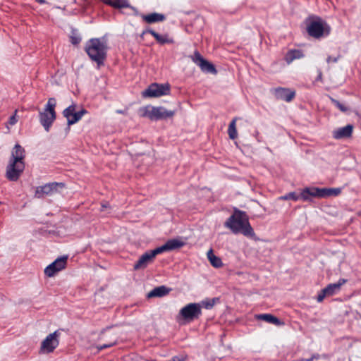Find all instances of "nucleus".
Returning a JSON list of instances; mask_svg holds the SVG:
<instances>
[{
  "instance_id": "obj_1",
  "label": "nucleus",
  "mask_w": 361,
  "mask_h": 361,
  "mask_svg": "<svg viewBox=\"0 0 361 361\" xmlns=\"http://www.w3.org/2000/svg\"><path fill=\"white\" fill-rule=\"evenodd\" d=\"M25 150L18 144L12 149L9 162L6 166V176L11 181H16L25 169Z\"/></svg>"
},
{
  "instance_id": "obj_2",
  "label": "nucleus",
  "mask_w": 361,
  "mask_h": 361,
  "mask_svg": "<svg viewBox=\"0 0 361 361\" xmlns=\"http://www.w3.org/2000/svg\"><path fill=\"white\" fill-rule=\"evenodd\" d=\"M233 233H241L245 236L252 238L255 235L254 231L249 223L247 214L241 211L235 210L224 224Z\"/></svg>"
},
{
  "instance_id": "obj_3",
  "label": "nucleus",
  "mask_w": 361,
  "mask_h": 361,
  "mask_svg": "<svg viewBox=\"0 0 361 361\" xmlns=\"http://www.w3.org/2000/svg\"><path fill=\"white\" fill-rule=\"evenodd\" d=\"M107 45L101 39H91L86 44L85 51L89 57L99 66L103 63L106 56Z\"/></svg>"
},
{
  "instance_id": "obj_4",
  "label": "nucleus",
  "mask_w": 361,
  "mask_h": 361,
  "mask_svg": "<svg viewBox=\"0 0 361 361\" xmlns=\"http://www.w3.org/2000/svg\"><path fill=\"white\" fill-rule=\"evenodd\" d=\"M202 314V306L200 303H189L183 307L176 316V322L185 324L198 319Z\"/></svg>"
},
{
  "instance_id": "obj_5",
  "label": "nucleus",
  "mask_w": 361,
  "mask_h": 361,
  "mask_svg": "<svg viewBox=\"0 0 361 361\" xmlns=\"http://www.w3.org/2000/svg\"><path fill=\"white\" fill-rule=\"evenodd\" d=\"M175 111L167 110L163 106H146L139 109L140 116L148 118L152 121L171 118L175 115Z\"/></svg>"
},
{
  "instance_id": "obj_6",
  "label": "nucleus",
  "mask_w": 361,
  "mask_h": 361,
  "mask_svg": "<svg viewBox=\"0 0 361 361\" xmlns=\"http://www.w3.org/2000/svg\"><path fill=\"white\" fill-rule=\"evenodd\" d=\"M56 100L54 98H49L44 111L39 112V121L44 130L48 132L52 123L56 119Z\"/></svg>"
},
{
  "instance_id": "obj_7",
  "label": "nucleus",
  "mask_w": 361,
  "mask_h": 361,
  "mask_svg": "<svg viewBox=\"0 0 361 361\" xmlns=\"http://www.w3.org/2000/svg\"><path fill=\"white\" fill-rule=\"evenodd\" d=\"M307 31L310 36L314 38H321L329 35L331 27L321 18H316L307 25Z\"/></svg>"
},
{
  "instance_id": "obj_8",
  "label": "nucleus",
  "mask_w": 361,
  "mask_h": 361,
  "mask_svg": "<svg viewBox=\"0 0 361 361\" xmlns=\"http://www.w3.org/2000/svg\"><path fill=\"white\" fill-rule=\"evenodd\" d=\"M170 93V85L166 84L153 83L142 92L143 97H160Z\"/></svg>"
},
{
  "instance_id": "obj_9",
  "label": "nucleus",
  "mask_w": 361,
  "mask_h": 361,
  "mask_svg": "<svg viewBox=\"0 0 361 361\" xmlns=\"http://www.w3.org/2000/svg\"><path fill=\"white\" fill-rule=\"evenodd\" d=\"M59 331L49 334L41 343L40 353L44 354L52 353L59 344Z\"/></svg>"
},
{
  "instance_id": "obj_10",
  "label": "nucleus",
  "mask_w": 361,
  "mask_h": 361,
  "mask_svg": "<svg viewBox=\"0 0 361 361\" xmlns=\"http://www.w3.org/2000/svg\"><path fill=\"white\" fill-rule=\"evenodd\" d=\"M67 260L68 256L58 257L44 269V274L48 277H53L56 274L66 268Z\"/></svg>"
},
{
  "instance_id": "obj_11",
  "label": "nucleus",
  "mask_w": 361,
  "mask_h": 361,
  "mask_svg": "<svg viewBox=\"0 0 361 361\" xmlns=\"http://www.w3.org/2000/svg\"><path fill=\"white\" fill-rule=\"evenodd\" d=\"M87 114L85 109H81L79 111H75V106L71 105L64 109L63 114L67 119L68 125L71 126L79 121L82 117Z\"/></svg>"
},
{
  "instance_id": "obj_12",
  "label": "nucleus",
  "mask_w": 361,
  "mask_h": 361,
  "mask_svg": "<svg viewBox=\"0 0 361 361\" xmlns=\"http://www.w3.org/2000/svg\"><path fill=\"white\" fill-rule=\"evenodd\" d=\"M63 183H51L37 187L35 190V197L42 198L46 195H51L58 192L59 188H63Z\"/></svg>"
},
{
  "instance_id": "obj_13",
  "label": "nucleus",
  "mask_w": 361,
  "mask_h": 361,
  "mask_svg": "<svg viewBox=\"0 0 361 361\" xmlns=\"http://www.w3.org/2000/svg\"><path fill=\"white\" fill-rule=\"evenodd\" d=\"M192 61L197 65L203 72L216 73V70L213 64L204 59L198 51H195L192 56Z\"/></svg>"
},
{
  "instance_id": "obj_14",
  "label": "nucleus",
  "mask_w": 361,
  "mask_h": 361,
  "mask_svg": "<svg viewBox=\"0 0 361 361\" xmlns=\"http://www.w3.org/2000/svg\"><path fill=\"white\" fill-rule=\"evenodd\" d=\"M160 254L159 251H157V247L153 250H149L143 254L137 263L134 265L135 269H145L149 263H151L155 257Z\"/></svg>"
},
{
  "instance_id": "obj_15",
  "label": "nucleus",
  "mask_w": 361,
  "mask_h": 361,
  "mask_svg": "<svg viewBox=\"0 0 361 361\" xmlns=\"http://www.w3.org/2000/svg\"><path fill=\"white\" fill-rule=\"evenodd\" d=\"M185 245V242L180 238H173L168 240L164 245L157 247V251L162 253L165 251L180 248Z\"/></svg>"
},
{
  "instance_id": "obj_16",
  "label": "nucleus",
  "mask_w": 361,
  "mask_h": 361,
  "mask_svg": "<svg viewBox=\"0 0 361 361\" xmlns=\"http://www.w3.org/2000/svg\"><path fill=\"white\" fill-rule=\"evenodd\" d=\"M301 200H308L310 197L323 198L322 188L312 187L303 189L300 192Z\"/></svg>"
},
{
  "instance_id": "obj_17",
  "label": "nucleus",
  "mask_w": 361,
  "mask_h": 361,
  "mask_svg": "<svg viewBox=\"0 0 361 361\" xmlns=\"http://www.w3.org/2000/svg\"><path fill=\"white\" fill-rule=\"evenodd\" d=\"M274 94L279 99L290 102L294 98L295 92L290 89L279 87L274 90Z\"/></svg>"
},
{
  "instance_id": "obj_18",
  "label": "nucleus",
  "mask_w": 361,
  "mask_h": 361,
  "mask_svg": "<svg viewBox=\"0 0 361 361\" xmlns=\"http://www.w3.org/2000/svg\"><path fill=\"white\" fill-rule=\"evenodd\" d=\"M353 129L352 125L337 128L333 131V137L337 140L350 137L352 135Z\"/></svg>"
},
{
  "instance_id": "obj_19",
  "label": "nucleus",
  "mask_w": 361,
  "mask_h": 361,
  "mask_svg": "<svg viewBox=\"0 0 361 361\" xmlns=\"http://www.w3.org/2000/svg\"><path fill=\"white\" fill-rule=\"evenodd\" d=\"M345 283V279H341L337 283H331L328 285L325 288H324V293L327 295V296L334 295L340 291L341 286Z\"/></svg>"
},
{
  "instance_id": "obj_20",
  "label": "nucleus",
  "mask_w": 361,
  "mask_h": 361,
  "mask_svg": "<svg viewBox=\"0 0 361 361\" xmlns=\"http://www.w3.org/2000/svg\"><path fill=\"white\" fill-rule=\"evenodd\" d=\"M207 257L212 267L215 268H221L223 267L221 259L214 254L212 249L207 251Z\"/></svg>"
},
{
  "instance_id": "obj_21",
  "label": "nucleus",
  "mask_w": 361,
  "mask_h": 361,
  "mask_svg": "<svg viewBox=\"0 0 361 361\" xmlns=\"http://www.w3.org/2000/svg\"><path fill=\"white\" fill-rule=\"evenodd\" d=\"M169 289L164 286L154 288L147 294L148 298L163 297L169 293Z\"/></svg>"
},
{
  "instance_id": "obj_22",
  "label": "nucleus",
  "mask_w": 361,
  "mask_h": 361,
  "mask_svg": "<svg viewBox=\"0 0 361 361\" xmlns=\"http://www.w3.org/2000/svg\"><path fill=\"white\" fill-rule=\"evenodd\" d=\"M142 18L145 21L148 23H153L156 22H161L165 19V16L163 14L152 13L148 15H145L142 16Z\"/></svg>"
},
{
  "instance_id": "obj_23",
  "label": "nucleus",
  "mask_w": 361,
  "mask_h": 361,
  "mask_svg": "<svg viewBox=\"0 0 361 361\" xmlns=\"http://www.w3.org/2000/svg\"><path fill=\"white\" fill-rule=\"evenodd\" d=\"M303 57V54L300 50L293 49L287 52L285 60L288 63H290L295 59H299Z\"/></svg>"
},
{
  "instance_id": "obj_24",
  "label": "nucleus",
  "mask_w": 361,
  "mask_h": 361,
  "mask_svg": "<svg viewBox=\"0 0 361 361\" xmlns=\"http://www.w3.org/2000/svg\"><path fill=\"white\" fill-rule=\"evenodd\" d=\"M104 2L117 8L130 6L128 0H104Z\"/></svg>"
},
{
  "instance_id": "obj_25",
  "label": "nucleus",
  "mask_w": 361,
  "mask_h": 361,
  "mask_svg": "<svg viewBox=\"0 0 361 361\" xmlns=\"http://www.w3.org/2000/svg\"><path fill=\"white\" fill-rule=\"evenodd\" d=\"M323 198L328 197L338 196L341 192V188H323Z\"/></svg>"
},
{
  "instance_id": "obj_26",
  "label": "nucleus",
  "mask_w": 361,
  "mask_h": 361,
  "mask_svg": "<svg viewBox=\"0 0 361 361\" xmlns=\"http://www.w3.org/2000/svg\"><path fill=\"white\" fill-rule=\"evenodd\" d=\"M236 121L237 118H233L230 123L228 128V134L231 140H235L238 137V133L236 129Z\"/></svg>"
},
{
  "instance_id": "obj_27",
  "label": "nucleus",
  "mask_w": 361,
  "mask_h": 361,
  "mask_svg": "<svg viewBox=\"0 0 361 361\" xmlns=\"http://www.w3.org/2000/svg\"><path fill=\"white\" fill-rule=\"evenodd\" d=\"M257 318L259 319L266 321L271 324H277V325L280 324L279 320L276 317H274L270 314H259L257 316Z\"/></svg>"
},
{
  "instance_id": "obj_28",
  "label": "nucleus",
  "mask_w": 361,
  "mask_h": 361,
  "mask_svg": "<svg viewBox=\"0 0 361 361\" xmlns=\"http://www.w3.org/2000/svg\"><path fill=\"white\" fill-rule=\"evenodd\" d=\"M149 32L161 44L169 43L172 40L169 39L166 36L161 35L154 30H149Z\"/></svg>"
},
{
  "instance_id": "obj_29",
  "label": "nucleus",
  "mask_w": 361,
  "mask_h": 361,
  "mask_svg": "<svg viewBox=\"0 0 361 361\" xmlns=\"http://www.w3.org/2000/svg\"><path fill=\"white\" fill-rule=\"evenodd\" d=\"M279 199L282 200H293L294 201H298L301 199V197L300 194L297 195L295 192H291L288 194H286L283 196L280 197Z\"/></svg>"
},
{
  "instance_id": "obj_30",
  "label": "nucleus",
  "mask_w": 361,
  "mask_h": 361,
  "mask_svg": "<svg viewBox=\"0 0 361 361\" xmlns=\"http://www.w3.org/2000/svg\"><path fill=\"white\" fill-rule=\"evenodd\" d=\"M202 306V307H204L205 309H211L213 307V306L215 304V299H207L203 301H202L201 303H200Z\"/></svg>"
},
{
  "instance_id": "obj_31",
  "label": "nucleus",
  "mask_w": 361,
  "mask_h": 361,
  "mask_svg": "<svg viewBox=\"0 0 361 361\" xmlns=\"http://www.w3.org/2000/svg\"><path fill=\"white\" fill-rule=\"evenodd\" d=\"M333 103L335 106L338 108L342 112H346L348 109L342 103L339 102L337 100L332 99Z\"/></svg>"
},
{
  "instance_id": "obj_32",
  "label": "nucleus",
  "mask_w": 361,
  "mask_h": 361,
  "mask_svg": "<svg viewBox=\"0 0 361 361\" xmlns=\"http://www.w3.org/2000/svg\"><path fill=\"white\" fill-rule=\"evenodd\" d=\"M18 122L17 118V110L15 111L13 115H12L8 120V124L10 126H13Z\"/></svg>"
},
{
  "instance_id": "obj_33",
  "label": "nucleus",
  "mask_w": 361,
  "mask_h": 361,
  "mask_svg": "<svg viewBox=\"0 0 361 361\" xmlns=\"http://www.w3.org/2000/svg\"><path fill=\"white\" fill-rule=\"evenodd\" d=\"M327 295L324 293V290L323 289L317 295V301L322 302L324 299L325 297H326Z\"/></svg>"
},
{
  "instance_id": "obj_34",
  "label": "nucleus",
  "mask_w": 361,
  "mask_h": 361,
  "mask_svg": "<svg viewBox=\"0 0 361 361\" xmlns=\"http://www.w3.org/2000/svg\"><path fill=\"white\" fill-rule=\"evenodd\" d=\"M71 39L72 44H78L81 40L80 37H78V36H72L71 37Z\"/></svg>"
},
{
  "instance_id": "obj_35",
  "label": "nucleus",
  "mask_w": 361,
  "mask_h": 361,
  "mask_svg": "<svg viewBox=\"0 0 361 361\" xmlns=\"http://www.w3.org/2000/svg\"><path fill=\"white\" fill-rule=\"evenodd\" d=\"M339 56H337V57H331V56H329L327 59H326V62L328 63H336L339 59Z\"/></svg>"
},
{
  "instance_id": "obj_36",
  "label": "nucleus",
  "mask_w": 361,
  "mask_h": 361,
  "mask_svg": "<svg viewBox=\"0 0 361 361\" xmlns=\"http://www.w3.org/2000/svg\"><path fill=\"white\" fill-rule=\"evenodd\" d=\"M114 345V343H109V344L100 345V346H99V347H98V349H99V350H103V349H104V348H106L113 346Z\"/></svg>"
},
{
  "instance_id": "obj_37",
  "label": "nucleus",
  "mask_w": 361,
  "mask_h": 361,
  "mask_svg": "<svg viewBox=\"0 0 361 361\" xmlns=\"http://www.w3.org/2000/svg\"><path fill=\"white\" fill-rule=\"evenodd\" d=\"M109 206V204H102V211H104L105 209L108 208Z\"/></svg>"
},
{
  "instance_id": "obj_38",
  "label": "nucleus",
  "mask_w": 361,
  "mask_h": 361,
  "mask_svg": "<svg viewBox=\"0 0 361 361\" xmlns=\"http://www.w3.org/2000/svg\"><path fill=\"white\" fill-rule=\"evenodd\" d=\"M37 2L42 4H44L46 3V1L45 0H35Z\"/></svg>"
},
{
  "instance_id": "obj_39",
  "label": "nucleus",
  "mask_w": 361,
  "mask_h": 361,
  "mask_svg": "<svg viewBox=\"0 0 361 361\" xmlns=\"http://www.w3.org/2000/svg\"><path fill=\"white\" fill-rule=\"evenodd\" d=\"M321 78H322V73L320 72L318 75V79H321Z\"/></svg>"
},
{
  "instance_id": "obj_40",
  "label": "nucleus",
  "mask_w": 361,
  "mask_h": 361,
  "mask_svg": "<svg viewBox=\"0 0 361 361\" xmlns=\"http://www.w3.org/2000/svg\"><path fill=\"white\" fill-rule=\"evenodd\" d=\"M118 113L122 114L123 111H118Z\"/></svg>"
},
{
  "instance_id": "obj_41",
  "label": "nucleus",
  "mask_w": 361,
  "mask_h": 361,
  "mask_svg": "<svg viewBox=\"0 0 361 361\" xmlns=\"http://www.w3.org/2000/svg\"><path fill=\"white\" fill-rule=\"evenodd\" d=\"M1 204V202H0V205Z\"/></svg>"
}]
</instances>
